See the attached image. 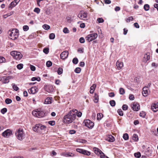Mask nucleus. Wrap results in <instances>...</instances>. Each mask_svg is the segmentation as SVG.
Segmentation results:
<instances>
[{
    "label": "nucleus",
    "mask_w": 158,
    "mask_h": 158,
    "mask_svg": "<svg viewBox=\"0 0 158 158\" xmlns=\"http://www.w3.org/2000/svg\"><path fill=\"white\" fill-rule=\"evenodd\" d=\"M63 32L65 33H69V31L67 27H64L63 30Z\"/></svg>",
    "instance_id": "53"
},
{
    "label": "nucleus",
    "mask_w": 158,
    "mask_h": 158,
    "mask_svg": "<svg viewBox=\"0 0 158 158\" xmlns=\"http://www.w3.org/2000/svg\"><path fill=\"white\" fill-rule=\"evenodd\" d=\"M76 151L78 152L86 155L89 156L90 154V152L81 149L77 148Z\"/></svg>",
    "instance_id": "11"
},
{
    "label": "nucleus",
    "mask_w": 158,
    "mask_h": 158,
    "mask_svg": "<svg viewBox=\"0 0 158 158\" xmlns=\"http://www.w3.org/2000/svg\"><path fill=\"white\" fill-rule=\"evenodd\" d=\"M63 73V69L61 68H59L57 70V73L59 75Z\"/></svg>",
    "instance_id": "40"
},
{
    "label": "nucleus",
    "mask_w": 158,
    "mask_h": 158,
    "mask_svg": "<svg viewBox=\"0 0 158 158\" xmlns=\"http://www.w3.org/2000/svg\"><path fill=\"white\" fill-rule=\"evenodd\" d=\"M94 151L95 153L97 155H101L102 154H104L98 148H94Z\"/></svg>",
    "instance_id": "20"
},
{
    "label": "nucleus",
    "mask_w": 158,
    "mask_h": 158,
    "mask_svg": "<svg viewBox=\"0 0 158 158\" xmlns=\"http://www.w3.org/2000/svg\"><path fill=\"white\" fill-rule=\"evenodd\" d=\"M10 54L15 59L17 60L20 59L23 56L21 53L15 51L11 52Z\"/></svg>",
    "instance_id": "5"
},
{
    "label": "nucleus",
    "mask_w": 158,
    "mask_h": 158,
    "mask_svg": "<svg viewBox=\"0 0 158 158\" xmlns=\"http://www.w3.org/2000/svg\"><path fill=\"white\" fill-rule=\"evenodd\" d=\"M12 78V77L11 76L1 77H0V81H1L3 84H6L9 82L10 79Z\"/></svg>",
    "instance_id": "7"
},
{
    "label": "nucleus",
    "mask_w": 158,
    "mask_h": 158,
    "mask_svg": "<svg viewBox=\"0 0 158 158\" xmlns=\"http://www.w3.org/2000/svg\"><path fill=\"white\" fill-rule=\"evenodd\" d=\"M12 134L11 131L9 129H7L2 133V135L5 137H8Z\"/></svg>",
    "instance_id": "12"
},
{
    "label": "nucleus",
    "mask_w": 158,
    "mask_h": 158,
    "mask_svg": "<svg viewBox=\"0 0 158 158\" xmlns=\"http://www.w3.org/2000/svg\"><path fill=\"white\" fill-rule=\"evenodd\" d=\"M119 91L120 94L121 95H123L125 93V90L124 89L122 88H120L119 89Z\"/></svg>",
    "instance_id": "29"
},
{
    "label": "nucleus",
    "mask_w": 158,
    "mask_h": 158,
    "mask_svg": "<svg viewBox=\"0 0 158 158\" xmlns=\"http://www.w3.org/2000/svg\"><path fill=\"white\" fill-rule=\"evenodd\" d=\"M48 123L52 126H53L55 124V122L54 121H50L48 122Z\"/></svg>",
    "instance_id": "60"
},
{
    "label": "nucleus",
    "mask_w": 158,
    "mask_h": 158,
    "mask_svg": "<svg viewBox=\"0 0 158 158\" xmlns=\"http://www.w3.org/2000/svg\"><path fill=\"white\" fill-rule=\"evenodd\" d=\"M132 139L135 141H137L138 140V138L137 135L134 134L132 136Z\"/></svg>",
    "instance_id": "25"
},
{
    "label": "nucleus",
    "mask_w": 158,
    "mask_h": 158,
    "mask_svg": "<svg viewBox=\"0 0 158 158\" xmlns=\"http://www.w3.org/2000/svg\"><path fill=\"white\" fill-rule=\"evenodd\" d=\"M15 135L18 139L21 140L24 138L25 135L23 130L19 128L16 132Z\"/></svg>",
    "instance_id": "4"
},
{
    "label": "nucleus",
    "mask_w": 158,
    "mask_h": 158,
    "mask_svg": "<svg viewBox=\"0 0 158 158\" xmlns=\"http://www.w3.org/2000/svg\"><path fill=\"white\" fill-rule=\"evenodd\" d=\"M69 52L68 51H64L60 54V57L61 59L63 60H64L68 56Z\"/></svg>",
    "instance_id": "13"
},
{
    "label": "nucleus",
    "mask_w": 158,
    "mask_h": 158,
    "mask_svg": "<svg viewBox=\"0 0 158 158\" xmlns=\"http://www.w3.org/2000/svg\"><path fill=\"white\" fill-rule=\"evenodd\" d=\"M8 34L10 39L13 40L16 39L19 35V30L16 29H14L11 31H9Z\"/></svg>",
    "instance_id": "2"
},
{
    "label": "nucleus",
    "mask_w": 158,
    "mask_h": 158,
    "mask_svg": "<svg viewBox=\"0 0 158 158\" xmlns=\"http://www.w3.org/2000/svg\"><path fill=\"white\" fill-rule=\"evenodd\" d=\"M38 91V88L36 87H32L28 90L29 92L32 94H35Z\"/></svg>",
    "instance_id": "18"
},
{
    "label": "nucleus",
    "mask_w": 158,
    "mask_h": 158,
    "mask_svg": "<svg viewBox=\"0 0 158 158\" xmlns=\"http://www.w3.org/2000/svg\"><path fill=\"white\" fill-rule=\"evenodd\" d=\"M15 2L14 1L12 2L9 5V7L12 8L15 6L16 5L15 3Z\"/></svg>",
    "instance_id": "33"
},
{
    "label": "nucleus",
    "mask_w": 158,
    "mask_h": 158,
    "mask_svg": "<svg viewBox=\"0 0 158 158\" xmlns=\"http://www.w3.org/2000/svg\"><path fill=\"white\" fill-rule=\"evenodd\" d=\"M40 132H41V131L43 130H44L45 128H46V127L44 125H43L42 124H40Z\"/></svg>",
    "instance_id": "58"
},
{
    "label": "nucleus",
    "mask_w": 158,
    "mask_h": 158,
    "mask_svg": "<svg viewBox=\"0 0 158 158\" xmlns=\"http://www.w3.org/2000/svg\"><path fill=\"white\" fill-rule=\"evenodd\" d=\"M23 64H18L17 66V68L19 69H21L23 68Z\"/></svg>",
    "instance_id": "42"
},
{
    "label": "nucleus",
    "mask_w": 158,
    "mask_h": 158,
    "mask_svg": "<svg viewBox=\"0 0 158 158\" xmlns=\"http://www.w3.org/2000/svg\"><path fill=\"white\" fill-rule=\"evenodd\" d=\"M77 112V110L76 109L72 110L70 111L64 117V122L68 124L72 122L75 119L76 117L75 113Z\"/></svg>",
    "instance_id": "1"
},
{
    "label": "nucleus",
    "mask_w": 158,
    "mask_h": 158,
    "mask_svg": "<svg viewBox=\"0 0 158 158\" xmlns=\"http://www.w3.org/2000/svg\"><path fill=\"white\" fill-rule=\"evenodd\" d=\"M145 115V114L144 112L142 111L140 113L139 116L142 117H144Z\"/></svg>",
    "instance_id": "56"
},
{
    "label": "nucleus",
    "mask_w": 158,
    "mask_h": 158,
    "mask_svg": "<svg viewBox=\"0 0 158 158\" xmlns=\"http://www.w3.org/2000/svg\"><path fill=\"white\" fill-rule=\"evenodd\" d=\"M150 59V56L149 53L145 54L143 59V61L144 63H146Z\"/></svg>",
    "instance_id": "16"
},
{
    "label": "nucleus",
    "mask_w": 158,
    "mask_h": 158,
    "mask_svg": "<svg viewBox=\"0 0 158 158\" xmlns=\"http://www.w3.org/2000/svg\"><path fill=\"white\" fill-rule=\"evenodd\" d=\"M12 86L13 89L15 91H17L19 89L18 87L16 86L15 84H12Z\"/></svg>",
    "instance_id": "36"
},
{
    "label": "nucleus",
    "mask_w": 158,
    "mask_h": 158,
    "mask_svg": "<svg viewBox=\"0 0 158 158\" xmlns=\"http://www.w3.org/2000/svg\"><path fill=\"white\" fill-rule=\"evenodd\" d=\"M104 2L106 4H109L111 3V1L110 0H105Z\"/></svg>",
    "instance_id": "63"
},
{
    "label": "nucleus",
    "mask_w": 158,
    "mask_h": 158,
    "mask_svg": "<svg viewBox=\"0 0 158 158\" xmlns=\"http://www.w3.org/2000/svg\"><path fill=\"white\" fill-rule=\"evenodd\" d=\"M40 124H36L35 127H33V130L34 131L40 133Z\"/></svg>",
    "instance_id": "15"
},
{
    "label": "nucleus",
    "mask_w": 158,
    "mask_h": 158,
    "mask_svg": "<svg viewBox=\"0 0 158 158\" xmlns=\"http://www.w3.org/2000/svg\"><path fill=\"white\" fill-rule=\"evenodd\" d=\"M106 140L110 142H113L114 140V137L111 135H109L106 138Z\"/></svg>",
    "instance_id": "21"
},
{
    "label": "nucleus",
    "mask_w": 158,
    "mask_h": 158,
    "mask_svg": "<svg viewBox=\"0 0 158 158\" xmlns=\"http://www.w3.org/2000/svg\"><path fill=\"white\" fill-rule=\"evenodd\" d=\"M77 17L81 19L85 20L87 19V13L86 12L81 11L78 15Z\"/></svg>",
    "instance_id": "6"
},
{
    "label": "nucleus",
    "mask_w": 158,
    "mask_h": 158,
    "mask_svg": "<svg viewBox=\"0 0 158 158\" xmlns=\"http://www.w3.org/2000/svg\"><path fill=\"white\" fill-rule=\"evenodd\" d=\"M32 114L34 116L39 118L44 117L45 114V113L44 111L39 110H38L33 111Z\"/></svg>",
    "instance_id": "3"
},
{
    "label": "nucleus",
    "mask_w": 158,
    "mask_h": 158,
    "mask_svg": "<svg viewBox=\"0 0 158 158\" xmlns=\"http://www.w3.org/2000/svg\"><path fill=\"white\" fill-rule=\"evenodd\" d=\"M103 115L102 114L99 113L97 114V119L98 120H100L103 117Z\"/></svg>",
    "instance_id": "28"
},
{
    "label": "nucleus",
    "mask_w": 158,
    "mask_h": 158,
    "mask_svg": "<svg viewBox=\"0 0 158 158\" xmlns=\"http://www.w3.org/2000/svg\"><path fill=\"white\" fill-rule=\"evenodd\" d=\"M98 36V34L97 33H94L88 35L86 37L87 40L89 42H90L93 40L95 39Z\"/></svg>",
    "instance_id": "9"
},
{
    "label": "nucleus",
    "mask_w": 158,
    "mask_h": 158,
    "mask_svg": "<svg viewBox=\"0 0 158 158\" xmlns=\"http://www.w3.org/2000/svg\"><path fill=\"white\" fill-rule=\"evenodd\" d=\"M128 106L127 105L124 104L122 106V109L123 110H126L128 109Z\"/></svg>",
    "instance_id": "52"
},
{
    "label": "nucleus",
    "mask_w": 158,
    "mask_h": 158,
    "mask_svg": "<svg viewBox=\"0 0 158 158\" xmlns=\"http://www.w3.org/2000/svg\"><path fill=\"white\" fill-rule=\"evenodd\" d=\"M30 69L31 70H32V71H35V68L34 66H33L32 65H30Z\"/></svg>",
    "instance_id": "61"
},
{
    "label": "nucleus",
    "mask_w": 158,
    "mask_h": 158,
    "mask_svg": "<svg viewBox=\"0 0 158 158\" xmlns=\"http://www.w3.org/2000/svg\"><path fill=\"white\" fill-rule=\"evenodd\" d=\"M143 8L146 11H148L149 9V6L148 4H145Z\"/></svg>",
    "instance_id": "34"
},
{
    "label": "nucleus",
    "mask_w": 158,
    "mask_h": 158,
    "mask_svg": "<svg viewBox=\"0 0 158 158\" xmlns=\"http://www.w3.org/2000/svg\"><path fill=\"white\" fill-rule=\"evenodd\" d=\"M131 108L133 110L138 111L140 109V107L139 104L137 102H135L132 104Z\"/></svg>",
    "instance_id": "10"
},
{
    "label": "nucleus",
    "mask_w": 158,
    "mask_h": 158,
    "mask_svg": "<svg viewBox=\"0 0 158 158\" xmlns=\"http://www.w3.org/2000/svg\"><path fill=\"white\" fill-rule=\"evenodd\" d=\"M79 42L81 43H84L85 42V40L83 37H81L79 39Z\"/></svg>",
    "instance_id": "54"
},
{
    "label": "nucleus",
    "mask_w": 158,
    "mask_h": 158,
    "mask_svg": "<svg viewBox=\"0 0 158 158\" xmlns=\"http://www.w3.org/2000/svg\"><path fill=\"white\" fill-rule=\"evenodd\" d=\"M49 39L51 40L54 39L55 38V35L54 33H51L49 36Z\"/></svg>",
    "instance_id": "41"
},
{
    "label": "nucleus",
    "mask_w": 158,
    "mask_h": 158,
    "mask_svg": "<svg viewBox=\"0 0 158 158\" xmlns=\"http://www.w3.org/2000/svg\"><path fill=\"white\" fill-rule=\"evenodd\" d=\"M94 101L95 103H97L98 102V95L96 94H94Z\"/></svg>",
    "instance_id": "26"
},
{
    "label": "nucleus",
    "mask_w": 158,
    "mask_h": 158,
    "mask_svg": "<svg viewBox=\"0 0 158 158\" xmlns=\"http://www.w3.org/2000/svg\"><path fill=\"white\" fill-rule=\"evenodd\" d=\"M77 51L81 53H83L84 48H80L78 49Z\"/></svg>",
    "instance_id": "55"
},
{
    "label": "nucleus",
    "mask_w": 158,
    "mask_h": 158,
    "mask_svg": "<svg viewBox=\"0 0 158 158\" xmlns=\"http://www.w3.org/2000/svg\"><path fill=\"white\" fill-rule=\"evenodd\" d=\"M96 86V85L95 84H93L92 86H91L90 88V93L91 94L93 93L95 88Z\"/></svg>",
    "instance_id": "23"
},
{
    "label": "nucleus",
    "mask_w": 158,
    "mask_h": 158,
    "mask_svg": "<svg viewBox=\"0 0 158 158\" xmlns=\"http://www.w3.org/2000/svg\"><path fill=\"white\" fill-rule=\"evenodd\" d=\"M108 95L109 96L111 97H113L114 96V94L113 92H111L109 93Z\"/></svg>",
    "instance_id": "62"
},
{
    "label": "nucleus",
    "mask_w": 158,
    "mask_h": 158,
    "mask_svg": "<svg viewBox=\"0 0 158 158\" xmlns=\"http://www.w3.org/2000/svg\"><path fill=\"white\" fill-rule=\"evenodd\" d=\"M83 123L85 126L89 128H92L94 126V123L89 119L84 120Z\"/></svg>",
    "instance_id": "8"
},
{
    "label": "nucleus",
    "mask_w": 158,
    "mask_h": 158,
    "mask_svg": "<svg viewBox=\"0 0 158 158\" xmlns=\"http://www.w3.org/2000/svg\"><path fill=\"white\" fill-rule=\"evenodd\" d=\"M49 88V90H48L47 88L46 89V91L50 93L53 91V88L52 86H49L48 87Z\"/></svg>",
    "instance_id": "27"
},
{
    "label": "nucleus",
    "mask_w": 158,
    "mask_h": 158,
    "mask_svg": "<svg viewBox=\"0 0 158 158\" xmlns=\"http://www.w3.org/2000/svg\"><path fill=\"white\" fill-rule=\"evenodd\" d=\"M129 98V99L131 100H134L135 99V97L132 94H130Z\"/></svg>",
    "instance_id": "59"
},
{
    "label": "nucleus",
    "mask_w": 158,
    "mask_h": 158,
    "mask_svg": "<svg viewBox=\"0 0 158 158\" xmlns=\"http://www.w3.org/2000/svg\"><path fill=\"white\" fill-rule=\"evenodd\" d=\"M123 138L125 140H127L128 139L129 136L127 134L125 133L123 136Z\"/></svg>",
    "instance_id": "37"
},
{
    "label": "nucleus",
    "mask_w": 158,
    "mask_h": 158,
    "mask_svg": "<svg viewBox=\"0 0 158 158\" xmlns=\"http://www.w3.org/2000/svg\"><path fill=\"white\" fill-rule=\"evenodd\" d=\"M61 156H63L65 157H68V156H71V155L70 154V153H66L65 152H64L61 153L60 154Z\"/></svg>",
    "instance_id": "24"
},
{
    "label": "nucleus",
    "mask_w": 158,
    "mask_h": 158,
    "mask_svg": "<svg viewBox=\"0 0 158 158\" xmlns=\"http://www.w3.org/2000/svg\"><path fill=\"white\" fill-rule=\"evenodd\" d=\"M6 61V59L3 56H0V63H5Z\"/></svg>",
    "instance_id": "30"
},
{
    "label": "nucleus",
    "mask_w": 158,
    "mask_h": 158,
    "mask_svg": "<svg viewBox=\"0 0 158 158\" xmlns=\"http://www.w3.org/2000/svg\"><path fill=\"white\" fill-rule=\"evenodd\" d=\"M43 27L45 30H48L50 29V27L47 24H44L43 26Z\"/></svg>",
    "instance_id": "38"
},
{
    "label": "nucleus",
    "mask_w": 158,
    "mask_h": 158,
    "mask_svg": "<svg viewBox=\"0 0 158 158\" xmlns=\"http://www.w3.org/2000/svg\"><path fill=\"white\" fill-rule=\"evenodd\" d=\"M151 108L152 110L154 112H156L158 110V102L153 104L151 106Z\"/></svg>",
    "instance_id": "17"
},
{
    "label": "nucleus",
    "mask_w": 158,
    "mask_h": 158,
    "mask_svg": "<svg viewBox=\"0 0 158 158\" xmlns=\"http://www.w3.org/2000/svg\"><path fill=\"white\" fill-rule=\"evenodd\" d=\"M116 65L117 67V69L119 70L122 69L123 66V62L117 60L116 63Z\"/></svg>",
    "instance_id": "14"
},
{
    "label": "nucleus",
    "mask_w": 158,
    "mask_h": 158,
    "mask_svg": "<svg viewBox=\"0 0 158 158\" xmlns=\"http://www.w3.org/2000/svg\"><path fill=\"white\" fill-rule=\"evenodd\" d=\"M23 29L24 31H26L28 30L29 27L25 25L23 26Z\"/></svg>",
    "instance_id": "57"
},
{
    "label": "nucleus",
    "mask_w": 158,
    "mask_h": 158,
    "mask_svg": "<svg viewBox=\"0 0 158 158\" xmlns=\"http://www.w3.org/2000/svg\"><path fill=\"white\" fill-rule=\"evenodd\" d=\"M97 21L99 23H102L104 21V19L102 18H98L97 19Z\"/></svg>",
    "instance_id": "47"
},
{
    "label": "nucleus",
    "mask_w": 158,
    "mask_h": 158,
    "mask_svg": "<svg viewBox=\"0 0 158 158\" xmlns=\"http://www.w3.org/2000/svg\"><path fill=\"white\" fill-rule=\"evenodd\" d=\"M110 105L112 106H114L115 105V102L114 100L110 101Z\"/></svg>",
    "instance_id": "43"
},
{
    "label": "nucleus",
    "mask_w": 158,
    "mask_h": 158,
    "mask_svg": "<svg viewBox=\"0 0 158 158\" xmlns=\"http://www.w3.org/2000/svg\"><path fill=\"white\" fill-rule=\"evenodd\" d=\"M120 10V8L119 6H117L114 8V10L116 11H118Z\"/></svg>",
    "instance_id": "64"
},
{
    "label": "nucleus",
    "mask_w": 158,
    "mask_h": 158,
    "mask_svg": "<svg viewBox=\"0 0 158 158\" xmlns=\"http://www.w3.org/2000/svg\"><path fill=\"white\" fill-rule=\"evenodd\" d=\"M35 80L39 81H40V78L39 77H33L31 78V81H35Z\"/></svg>",
    "instance_id": "35"
},
{
    "label": "nucleus",
    "mask_w": 158,
    "mask_h": 158,
    "mask_svg": "<svg viewBox=\"0 0 158 158\" xmlns=\"http://www.w3.org/2000/svg\"><path fill=\"white\" fill-rule=\"evenodd\" d=\"M142 94L144 97L147 96L148 95V87H144L143 89Z\"/></svg>",
    "instance_id": "19"
},
{
    "label": "nucleus",
    "mask_w": 158,
    "mask_h": 158,
    "mask_svg": "<svg viewBox=\"0 0 158 158\" xmlns=\"http://www.w3.org/2000/svg\"><path fill=\"white\" fill-rule=\"evenodd\" d=\"M117 112L118 114L120 116H123V111L121 109H118L117 111Z\"/></svg>",
    "instance_id": "49"
},
{
    "label": "nucleus",
    "mask_w": 158,
    "mask_h": 158,
    "mask_svg": "<svg viewBox=\"0 0 158 158\" xmlns=\"http://www.w3.org/2000/svg\"><path fill=\"white\" fill-rule=\"evenodd\" d=\"M78 62V60L77 58H74L73 60V64H77Z\"/></svg>",
    "instance_id": "50"
},
{
    "label": "nucleus",
    "mask_w": 158,
    "mask_h": 158,
    "mask_svg": "<svg viewBox=\"0 0 158 158\" xmlns=\"http://www.w3.org/2000/svg\"><path fill=\"white\" fill-rule=\"evenodd\" d=\"M49 49L48 48H45L44 49L43 51L46 54H48L49 52Z\"/></svg>",
    "instance_id": "44"
},
{
    "label": "nucleus",
    "mask_w": 158,
    "mask_h": 158,
    "mask_svg": "<svg viewBox=\"0 0 158 158\" xmlns=\"http://www.w3.org/2000/svg\"><path fill=\"white\" fill-rule=\"evenodd\" d=\"M12 102V100L9 98H7L5 100V102L7 104H10Z\"/></svg>",
    "instance_id": "39"
},
{
    "label": "nucleus",
    "mask_w": 158,
    "mask_h": 158,
    "mask_svg": "<svg viewBox=\"0 0 158 158\" xmlns=\"http://www.w3.org/2000/svg\"><path fill=\"white\" fill-rule=\"evenodd\" d=\"M52 98L48 97L44 101V103L45 104H50L51 103Z\"/></svg>",
    "instance_id": "22"
},
{
    "label": "nucleus",
    "mask_w": 158,
    "mask_h": 158,
    "mask_svg": "<svg viewBox=\"0 0 158 158\" xmlns=\"http://www.w3.org/2000/svg\"><path fill=\"white\" fill-rule=\"evenodd\" d=\"M46 64L47 66L48 67H49L52 65V63L51 61H48L47 62Z\"/></svg>",
    "instance_id": "46"
},
{
    "label": "nucleus",
    "mask_w": 158,
    "mask_h": 158,
    "mask_svg": "<svg viewBox=\"0 0 158 158\" xmlns=\"http://www.w3.org/2000/svg\"><path fill=\"white\" fill-rule=\"evenodd\" d=\"M34 11L36 12L37 14H39L40 13V9L38 8H35L34 10Z\"/></svg>",
    "instance_id": "51"
},
{
    "label": "nucleus",
    "mask_w": 158,
    "mask_h": 158,
    "mask_svg": "<svg viewBox=\"0 0 158 158\" xmlns=\"http://www.w3.org/2000/svg\"><path fill=\"white\" fill-rule=\"evenodd\" d=\"M134 155L135 157L139 158L141 156V154L139 152H137L134 154Z\"/></svg>",
    "instance_id": "32"
},
{
    "label": "nucleus",
    "mask_w": 158,
    "mask_h": 158,
    "mask_svg": "<svg viewBox=\"0 0 158 158\" xmlns=\"http://www.w3.org/2000/svg\"><path fill=\"white\" fill-rule=\"evenodd\" d=\"M7 111V109L6 108H4L2 109L1 110V113L3 114H4L5 113H6Z\"/></svg>",
    "instance_id": "45"
},
{
    "label": "nucleus",
    "mask_w": 158,
    "mask_h": 158,
    "mask_svg": "<svg viewBox=\"0 0 158 158\" xmlns=\"http://www.w3.org/2000/svg\"><path fill=\"white\" fill-rule=\"evenodd\" d=\"M125 20L127 23H129L131 21H132L133 20V18L132 16H130L128 18H126Z\"/></svg>",
    "instance_id": "31"
},
{
    "label": "nucleus",
    "mask_w": 158,
    "mask_h": 158,
    "mask_svg": "<svg viewBox=\"0 0 158 158\" xmlns=\"http://www.w3.org/2000/svg\"><path fill=\"white\" fill-rule=\"evenodd\" d=\"M75 72L77 73H79L81 71V69L80 68L77 67L76 68L75 70Z\"/></svg>",
    "instance_id": "48"
}]
</instances>
